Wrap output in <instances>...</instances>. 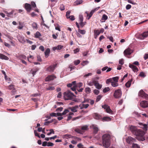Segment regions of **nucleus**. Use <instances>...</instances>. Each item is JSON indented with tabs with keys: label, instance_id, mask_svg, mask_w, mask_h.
<instances>
[{
	"label": "nucleus",
	"instance_id": "f257e3e1",
	"mask_svg": "<svg viewBox=\"0 0 148 148\" xmlns=\"http://www.w3.org/2000/svg\"><path fill=\"white\" fill-rule=\"evenodd\" d=\"M145 133L144 131L140 130H136L135 135L137 136V139L139 140L144 141L145 140L144 135Z\"/></svg>",
	"mask_w": 148,
	"mask_h": 148
},
{
	"label": "nucleus",
	"instance_id": "f03ea898",
	"mask_svg": "<svg viewBox=\"0 0 148 148\" xmlns=\"http://www.w3.org/2000/svg\"><path fill=\"white\" fill-rule=\"evenodd\" d=\"M73 94L70 91L66 92L64 93V97L66 100H71L73 98Z\"/></svg>",
	"mask_w": 148,
	"mask_h": 148
},
{
	"label": "nucleus",
	"instance_id": "7ed1b4c3",
	"mask_svg": "<svg viewBox=\"0 0 148 148\" xmlns=\"http://www.w3.org/2000/svg\"><path fill=\"white\" fill-rule=\"evenodd\" d=\"M122 95V93L120 89L116 90L114 94V96L116 98H119Z\"/></svg>",
	"mask_w": 148,
	"mask_h": 148
},
{
	"label": "nucleus",
	"instance_id": "20e7f679",
	"mask_svg": "<svg viewBox=\"0 0 148 148\" xmlns=\"http://www.w3.org/2000/svg\"><path fill=\"white\" fill-rule=\"evenodd\" d=\"M148 36V31L145 32L142 34L137 36V37L141 40L144 39Z\"/></svg>",
	"mask_w": 148,
	"mask_h": 148
},
{
	"label": "nucleus",
	"instance_id": "39448f33",
	"mask_svg": "<svg viewBox=\"0 0 148 148\" xmlns=\"http://www.w3.org/2000/svg\"><path fill=\"white\" fill-rule=\"evenodd\" d=\"M102 108L106 110V112L109 114H112V111L110 109L109 106L108 105L105 104L104 105L102 106Z\"/></svg>",
	"mask_w": 148,
	"mask_h": 148
},
{
	"label": "nucleus",
	"instance_id": "423d86ee",
	"mask_svg": "<svg viewBox=\"0 0 148 148\" xmlns=\"http://www.w3.org/2000/svg\"><path fill=\"white\" fill-rule=\"evenodd\" d=\"M87 102H88V100H84V101H82V103L80 104L79 106V107H80L81 109H82L84 108H87L89 106V104H83V103H85Z\"/></svg>",
	"mask_w": 148,
	"mask_h": 148
},
{
	"label": "nucleus",
	"instance_id": "0eeeda50",
	"mask_svg": "<svg viewBox=\"0 0 148 148\" xmlns=\"http://www.w3.org/2000/svg\"><path fill=\"white\" fill-rule=\"evenodd\" d=\"M102 143L103 146L106 148H108L110 145V141H105L103 140V141H102Z\"/></svg>",
	"mask_w": 148,
	"mask_h": 148
},
{
	"label": "nucleus",
	"instance_id": "6e6552de",
	"mask_svg": "<svg viewBox=\"0 0 148 148\" xmlns=\"http://www.w3.org/2000/svg\"><path fill=\"white\" fill-rule=\"evenodd\" d=\"M110 136L109 134H104L102 137V141L103 140L105 141H110Z\"/></svg>",
	"mask_w": 148,
	"mask_h": 148
},
{
	"label": "nucleus",
	"instance_id": "1a4fd4ad",
	"mask_svg": "<svg viewBox=\"0 0 148 148\" xmlns=\"http://www.w3.org/2000/svg\"><path fill=\"white\" fill-rule=\"evenodd\" d=\"M140 106L143 108H145L148 107V102L145 101H142L140 102Z\"/></svg>",
	"mask_w": 148,
	"mask_h": 148
},
{
	"label": "nucleus",
	"instance_id": "9d476101",
	"mask_svg": "<svg viewBox=\"0 0 148 148\" xmlns=\"http://www.w3.org/2000/svg\"><path fill=\"white\" fill-rule=\"evenodd\" d=\"M17 38L18 40L20 43L24 44L26 40L23 36L18 35L17 36Z\"/></svg>",
	"mask_w": 148,
	"mask_h": 148
},
{
	"label": "nucleus",
	"instance_id": "9b49d317",
	"mask_svg": "<svg viewBox=\"0 0 148 148\" xmlns=\"http://www.w3.org/2000/svg\"><path fill=\"white\" fill-rule=\"evenodd\" d=\"M56 64H55L50 66L46 69L47 71L50 72H53L55 68L56 67Z\"/></svg>",
	"mask_w": 148,
	"mask_h": 148
},
{
	"label": "nucleus",
	"instance_id": "f8f14e48",
	"mask_svg": "<svg viewBox=\"0 0 148 148\" xmlns=\"http://www.w3.org/2000/svg\"><path fill=\"white\" fill-rule=\"evenodd\" d=\"M126 142L129 144H132L135 141V139L131 137H128L126 139Z\"/></svg>",
	"mask_w": 148,
	"mask_h": 148
},
{
	"label": "nucleus",
	"instance_id": "ddd939ff",
	"mask_svg": "<svg viewBox=\"0 0 148 148\" xmlns=\"http://www.w3.org/2000/svg\"><path fill=\"white\" fill-rule=\"evenodd\" d=\"M133 52L132 50L130 49L129 48H128L125 49L123 53L125 55L131 54Z\"/></svg>",
	"mask_w": 148,
	"mask_h": 148
},
{
	"label": "nucleus",
	"instance_id": "4468645a",
	"mask_svg": "<svg viewBox=\"0 0 148 148\" xmlns=\"http://www.w3.org/2000/svg\"><path fill=\"white\" fill-rule=\"evenodd\" d=\"M90 127L93 130V132L94 134H96L99 131V129L96 125H92Z\"/></svg>",
	"mask_w": 148,
	"mask_h": 148
},
{
	"label": "nucleus",
	"instance_id": "2eb2a0df",
	"mask_svg": "<svg viewBox=\"0 0 148 148\" xmlns=\"http://www.w3.org/2000/svg\"><path fill=\"white\" fill-rule=\"evenodd\" d=\"M138 95L142 97H148V95L146 94L143 90H140L138 93Z\"/></svg>",
	"mask_w": 148,
	"mask_h": 148
},
{
	"label": "nucleus",
	"instance_id": "dca6fc26",
	"mask_svg": "<svg viewBox=\"0 0 148 148\" xmlns=\"http://www.w3.org/2000/svg\"><path fill=\"white\" fill-rule=\"evenodd\" d=\"M56 78V77L54 75H51L48 76L45 79V81L46 82L49 81L54 79Z\"/></svg>",
	"mask_w": 148,
	"mask_h": 148
},
{
	"label": "nucleus",
	"instance_id": "f3484780",
	"mask_svg": "<svg viewBox=\"0 0 148 148\" xmlns=\"http://www.w3.org/2000/svg\"><path fill=\"white\" fill-rule=\"evenodd\" d=\"M129 67L132 69V71L135 72H137L138 71V69L137 67L133 64H129Z\"/></svg>",
	"mask_w": 148,
	"mask_h": 148
},
{
	"label": "nucleus",
	"instance_id": "a211bd4d",
	"mask_svg": "<svg viewBox=\"0 0 148 148\" xmlns=\"http://www.w3.org/2000/svg\"><path fill=\"white\" fill-rule=\"evenodd\" d=\"M25 8L26 10L28 12L31 11V5L27 3H26L25 5Z\"/></svg>",
	"mask_w": 148,
	"mask_h": 148
},
{
	"label": "nucleus",
	"instance_id": "6ab92c4d",
	"mask_svg": "<svg viewBox=\"0 0 148 148\" xmlns=\"http://www.w3.org/2000/svg\"><path fill=\"white\" fill-rule=\"evenodd\" d=\"M79 108V106L76 105L72 107L69 108V109L73 112H76L77 111V109Z\"/></svg>",
	"mask_w": 148,
	"mask_h": 148
},
{
	"label": "nucleus",
	"instance_id": "aec40b11",
	"mask_svg": "<svg viewBox=\"0 0 148 148\" xmlns=\"http://www.w3.org/2000/svg\"><path fill=\"white\" fill-rule=\"evenodd\" d=\"M99 8H100V7H97V8H95V9L92 10L90 11V12L88 16V20L92 16V15L94 13L95 11H96L97 10H98Z\"/></svg>",
	"mask_w": 148,
	"mask_h": 148
},
{
	"label": "nucleus",
	"instance_id": "412c9836",
	"mask_svg": "<svg viewBox=\"0 0 148 148\" xmlns=\"http://www.w3.org/2000/svg\"><path fill=\"white\" fill-rule=\"evenodd\" d=\"M95 86L96 88L100 89L102 87V85L101 84H100L97 81H96L95 84Z\"/></svg>",
	"mask_w": 148,
	"mask_h": 148
},
{
	"label": "nucleus",
	"instance_id": "4be33fe9",
	"mask_svg": "<svg viewBox=\"0 0 148 148\" xmlns=\"http://www.w3.org/2000/svg\"><path fill=\"white\" fill-rule=\"evenodd\" d=\"M63 47V46L61 45H58L56 47H54L53 48V50L55 51L56 50H60Z\"/></svg>",
	"mask_w": 148,
	"mask_h": 148
},
{
	"label": "nucleus",
	"instance_id": "5701e85b",
	"mask_svg": "<svg viewBox=\"0 0 148 148\" xmlns=\"http://www.w3.org/2000/svg\"><path fill=\"white\" fill-rule=\"evenodd\" d=\"M83 2L82 0H77L74 2V5L75 6L77 5L81 4Z\"/></svg>",
	"mask_w": 148,
	"mask_h": 148
},
{
	"label": "nucleus",
	"instance_id": "b1692460",
	"mask_svg": "<svg viewBox=\"0 0 148 148\" xmlns=\"http://www.w3.org/2000/svg\"><path fill=\"white\" fill-rule=\"evenodd\" d=\"M0 59L5 60H8L9 58L5 55L0 53Z\"/></svg>",
	"mask_w": 148,
	"mask_h": 148
},
{
	"label": "nucleus",
	"instance_id": "393cba45",
	"mask_svg": "<svg viewBox=\"0 0 148 148\" xmlns=\"http://www.w3.org/2000/svg\"><path fill=\"white\" fill-rule=\"evenodd\" d=\"M50 50L49 48L46 49L45 52V54L46 58H47L49 56Z\"/></svg>",
	"mask_w": 148,
	"mask_h": 148
},
{
	"label": "nucleus",
	"instance_id": "a878e982",
	"mask_svg": "<svg viewBox=\"0 0 148 148\" xmlns=\"http://www.w3.org/2000/svg\"><path fill=\"white\" fill-rule=\"evenodd\" d=\"M61 114L60 113H55L53 112L50 114V116H60Z\"/></svg>",
	"mask_w": 148,
	"mask_h": 148
},
{
	"label": "nucleus",
	"instance_id": "bb28decb",
	"mask_svg": "<svg viewBox=\"0 0 148 148\" xmlns=\"http://www.w3.org/2000/svg\"><path fill=\"white\" fill-rule=\"evenodd\" d=\"M96 81L95 79H92V81L88 83V85L90 86H93L94 84L95 85Z\"/></svg>",
	"mask_w": 148,
	"mask_h": 148
},
{
	"label": "nucleus",
	"instance_id": "cd10ccee",
	"mask_svg": "<svg viewBox=\"0 0 148 148\" xmlns=\"http://www.w3.org/2000/svg\"><path fill=\"white\" fill-rule=\"evenodd\" d=\"M102 121H111V118L108 117H105L102 118Z\"/></svg>",
	"mask_w": 148,
	"mask_h": 148
},
{
	"label": "nucleus",
	"instance_id": "c85d7f7f",
	"mask_svg": "<svg viewBox=\"0 0 148 148\" xmlns=\"http://www.w3.org/2000/svg\"><path fill=\"white\" fill-rule=\"evenodd\" d=\"M94 116L95 118L96 119H99L101 118V116L97 113H95Z\"/></svg>",
	"mask_w": 148,
	"mask_h": 148
},
{
	"label": "nucleus",
	"instance_id": "c756f323",
	"mask_svg": "<svg viewBox=\"0 0 148 148\" xmlns=\"http://www.w3.org/2000/svg\"><path fill=\"white\" fill-rule=\"evenodd\" d=\"M24 27V25L23 23L21 22H19V26L17 28L19 29H21Z\"/></svg>",
	"mask_w": 148,
	"mask_h": 148
},
{
	"label": "nucleus",
	"instance_id": "7c9ffc66",
	"mask_svg": "<svg viewBox=\"0 0 148 148\" xmlns=\"http://www.w3.org/2000/svg\"><path fill=\"white\" fill-rule=\"evenodd\" d=\"M46 131H49L50 132H49L47 133V135L49 136L51 135L52 134H54L55 133L53 129H51L49 130H46Z\"/></svg>",
	"mask_w": 148,
	"mask_h": 148
},
{
	"label": "nucleus",
	"instance_id": "2f4dec72",
	"mask_svg": "<svg viewBox=\"0 0 148 148\" xmlns=\"http://www.w3.org/2000/svg\"><path fill=\"white\" fill-rule=\"evenodd\" d=\"M81 129L82 130H83L82 131L84 132V131L88 129V126L87 125L83 126L82 127Z\"/></svg>",
	"mask_w": 148,
	"mask_h": 148
},
{
	"label": "nucleus",
	"instance_id": "473e14b6",
	"mask_svg": "<svg viewBox=\"0 0 148 148\" xmlns=\"http://www.w3.org/2000/svg\"><path fill=\"white\" fill-rule=\"evenodd\" d=\"M75 85H76L75 81L71 83H69V84H68L67 85V86L68 87H70L72 86H73Z\"/></svg>",
	"mask_w": 148,
	"mask_h": 148
},
{
	"label": "nucleus",
	"instance_id": "72a5a7b5",
	"mask_svg": "<svg viewBox=\"0 0 148 148\" xmlns=\"http://www.w3.org/2000/svg\"><path fill=\"white\" fill-rule=\"evenodd\" d=\"M147 124H144L143 125V127H140L142 128L143 130L145 131H147L148 129Z\"/></svg>",
	"mask_w": 148,
	"mask_h": 148
},
{
	"label": "nucleus",
	"instance_id": "f704fd0d",
	"mask_svg": "<svg viewBox=\"0 0 148 148\" xmlns=\"http://www.w3.org/2000/svg\"><path fill=\"white\" fill-rule=\"evenodd\" d=\"M111 85L113 87H116L118 86V84L117 82L112 81L111 83Z\"/></svg>",
	"mask_w": 148,
	"mask_h": 148
},
{
	"label": "nucleus",
	"instance_id": "c9c22d12",
	"mask_svg": "<svg viewBox=\"0 0 148 148\" xmlns=\"http://www.w3.org/2000/svg\"><path fill=\"white\" fill-rule=\"evenodd\" d=\"M108 19V16H107L105 14H104L103 15L102 18L101 19L103 21V22L105 21L106 20Z\"/></svg>",
	"mask_w": 148,
	"mask_h": 148
},
{
	"label": "nucleus",
	"instance_id": "e433bc0d",
	"mask_svg": "<svg viewBox=\"0 0 148 148\" xmlns=\"http://www.w3.org/2000/svg\"><path fill=\"white\" fill-rule=\"evenodd\" d=\"M132 79H131L130 80L128 81L125 84V86L127 87H129L131 85V82L132 81Z\"/></svg>",
	"mask_w": 148,
	"mask_h": 148
},
{
	"label": "nucleus",
	"instance_id": "4c0bfd02",
	"mask_svg": "<svg viewBox=\"0 0 148 148\" xmlns=\"http://www.w3.org/2000/svg\"><path fill=\"white\" fill-rule=\"evenodd\" d=\"M75 132L80 134H82L83 132L82 130L81 129L80 130L78 128L75 129Z\"/></svg>",
	"mask_w": 148,
	"mask_h": 148
},
{
	"label": "nucleus",
	"instance_id": "58836bf2",
	"mask_svg": "<svg viewBox=\"0 0 148 148\" xmlns=\"http://www.w3.org/2000/svg\"><path fill=\"white\" fill-rule=\"evenodd\" d=\"M130 129L132 132H135V131H136V127L133 126H130Z\"/></svg>",
	"mask_w": 148,
	"mask_h": 148
},
{
	"label": "nucleus",
	"instance_id": "ea45409f",
	"mask_svg": "<svg viewBox=\"0 0 148 148\" xmlns=\"http://www.w3.org/2000/svg\"><path fill=\"white\" fill-rule=\"evenodd\" d=\"M41 36V34L40 33L38 32H37L36 33L34 34L35 37L36 38H38L39 37Z\"/></svg>",
	"mask_w": 148,
	"mask_h": 148
},
{
	"label": "nucleus",
	"instance_id": "a19ab883",
	"mask_svg": "<svg viewBox=\"0 0 148 148\" xmlns=\"http://www.w3.org/2000/svg\"><path fill=\"white\" fill-rule=\"evenodd\" d=\"M85 92L87 93H89L90 92L91 89L89 87H87L85 88Z\"/></svg>",
	"mask_w": 148,
	"mask_h": 148
},
{
	"label": "nucleus",
	"instance_id": "79ce46f5",
	"mask_svg": "<svg viewBox=\"0 0 148 148\" xmlns=\"http://www.w3.org/2000/svg\"><path fill=\"white\" fill-rule=\"evenodd\" d=\"M78 32L82 34H84L86 33V31L84 30H81L79 29H78Z\"/></svg>",
	"mask_w": 148,
	"mask_h": 148
},
{
	"label": "nucleus",
	"instance_id": "37998d69",
	"mask_svg": "<svg viewBox=\"0 0 148 148\" xmlns=\"http://www.w3.org/2000/svg\"><path fill=\"white\" fill-rule=\"evenodd\" d=\"M110 89L109 87H107L105 88L103 90V92L104 93H106L108 91L110 90Z\"/></svg>",
	"mask_w": 148,
	"mask_h": 148
},
{
	"label": "nucleus",
	"instance_id": "c03bdc74",
	"mask_svg": "<svg viewBox=\"0 0 148 148\" xmlns=\"http://www.w3.org/2000/svg\"><path fill=\"white\" fill-rule=\"evenodd\" d=\"M69 112V111L68 110L65 109L62 113H61V115L60 116H62V115H64L67 113Z\"/></svg>",
	"mask_w": 148,
	"mask_h": 148
},
{
	"label": "nucleus",
	"instance_id": "a18cd8bd",
	"mask_svg": "<svg viewBox=\"0 0 148 148\" xmlns=\"http://www.w3.org/2000/svg\"><path fill=\"white\" fill-rule=\"evenodd\" d=\"M79 19L80 22H82L83 21V16L82 14L79 15Z\"/></svg>",
	"mask_w": 148,
	"mask_h": 148
},
{
	"label": "nucleus",
	"instance_id": "49530a36",
	"mask_svg": "<svg viewBox=\"0 0 148 148\" xmlns=\"http://www.w3.org/2000/svg\"><path fill=\"white\" fill-rule=\"evenodd\" d=\"M112 79V81H113L114 82H118L119 77H113Z\"/></svg>",
	"mask_w": 148,
	"mask_h": 148
},
{
	"label": "nucleus",
	"instance_id": "de8ad7c7",
	"mask_svg": "<svg viewBox=\"0 0 148 148\" xmlns=\"http://www.w3.org/2000/svg\"><path fill=\"white\" fill-rule=\"evenodd\" d=\"M132 148H140L139 145L133 143L132 144Z\"/></svg>",
	"mask_w": 148,
	"mask_h": 148
},
{
	"label": "nucleus",
	"instance_id": "09e8293b",
	"mask_svg": "<svg viewBox=\"0 0 148 148\" xmlns=\"http://www.w3.org/2000/svg\"><path fill=\"white\" fill-rule=\"evenodd\" d=\"M46 89L47 90H53L55 89V88L53 86H49L46 88Z\"/></svg>",
	"mask_w": 148,
	"mask_h": 148
},
{
	"label": "nucleus",
	"instance_id": "8fccbe9b",
	"mask_svg": "<svg viewBox=\"0 0 148 148\" xmlns=\"http://www.w3.org/2000/svg\"><path fill=\"white\" fill-rule=\"evenodd\" d=\"M139 76L142 77H145L146 76L144 73L143 72H141L140 73Z\"/></svg>",
	"mask_w": 148,
	"mask_h": 148
},
{
	"label": "nucleus",
	"instance_id": "3c124183",
	"mask_svg": "<svg viewBox=\"0 0 148 148\" xmlns=\"http://www.w3.org/2000/svg\"><path fill=\"white\" fill-rule=\"evenodd\" d=\"M32 26L34 29H37V26L36 23H33L32 24Z\"/></svg>",
	"mask_w": 148,
	"mask_h": 148
},
{
	"label": "nucleus",
	"instance_id": "603ef678",
	"mask_svg": "<svg viewBox=\"0 0 148 148\" xmlns=\"http://www.w3.org/2000/svg\"><path fill=\"white\" fill-rule=\"evenodd\" d=\"M112 78L108 79L106 82V83L107 84H108L110 82L112 83Z\"/></svg>",
	"mask_w": 148,
	"mask_h": 148
},
{
	"label": "nucleus",
	"instance_id": "864d4df0",
	"mask_svg": "<svg viewBox=\"0 0 148 148\" xmlns=\"http://www.w3.org/2000/svg\"><path fill=\"white\" fill-rule=\"evenodd\" d=\"M94 32L95 34L97 36H99L100 33V32H99V31L98 30H95Z\"/></svg>",
	"mask_w": 148,
	"mask_h": 148
},
{
	"label": "nucleus",
	"instance_id": "5fc2aeb1",
	"mask_svg": "<svg viewBox=\"0 0 148 148\" xmlns=\"http://www.w3.org/2000/svg\"><path fill=\"white\" fill-rule=\"evenodd\" d=\"M86 23V22H83V21H82V22L79 23V24L82 27H83Z\"/></svg>",
	"mask_w": 148,
	"mask_h": 148
},
{
	"label": "nucleus",
	"instance_id": "6e6d98bb",
	"mask_svg": "<svg viewBox=\"0 0 148 148\" xmlns=\"http://www.w3.org/2000/svg\"><path fill=\"white\" fill-rule=\"evenodd\" d=\"M74 63L76 65H77L79 64L80 62V61L79 60H75L74 61Z\"/></svg>",
	"mask_w": 148,
	"mask_h": 148
},
{
	"label": "nucleus",
	"instance_id": "4d7b16f0",
	"mask_svg": "<svg viewBox=\"0 0 148 148\" xmlns=\"http://www.w3.org/2000/svg\"><path fill=\"white\" fill-rule=\"evenodd\" d=\"M55 29L57 30H58V31H60L61 30L60 28V27L58 25H55Z\"/></svg>",
	"mask_w": 148,
	"mask_h": 148
},
{
	"label": "nucleus",
	"instance_id": "13d9d810",
	"mask_svg": "<svg viewBox=\"0 0 148 148\" xmlns=\"http://www.w3.org/2000/svg\"><path fill=\"white\" fill-rule=\"evenodd\" d=\"M127 2L129 3L132 4L133 5H136V3L134 2L133 1L131 0H128L127 1Z\"/></svg>",
	"mask_w": 148,
	"mask_h": 148
},
{
	"label": "nucleus",
	"instance_id": "bf43d9fd",
	"mask_svg": "<svg viewBox=\"0 0 148 148\" xmlns=\"http://www.w3.org/2000/svg\"><path fill=\"white\" fill-rule=\"evenodd\" d=\"M89 63V62L87 60L84 61L82 63V65L84 66V64H87Z\"/></svg>",
	"mask_w": 148,
	"mask_h": 148
},
{
	"label": "nucleus",
	"instance_id": "052dcab7",
	"mask_svg": "<svg viewBox=\"0 0 148 148\" xmlns=\"http://www.w3.org/2000/svg\"><path fill=\"white\" fill-rule=\"evenodd\" d=\"M32 7L35 8L36 7V5L34 1H32L31 3Z\"/></svg>",
	"mask_w": 148,
	"mask_h": 148
},
{
	"label": "nucleus",
	"instance_id": "680f3d73",
	"mask_svg": "<svg viewBox=\"0 0 148 148\" xmlns=\"http://www.w3.org/2000/svg\"><path fill=\"white\" fill-rule=\"evenodd\" d=\"M101 98V96L100 95H99L97 97L96 99V101L98 102L99 101Z\"/></svg>",
	"mask_w": 148,
	"mask_h": 148
},
{
	"label": "nucleus",
	"instance_id": "e2e57ef3",
	"mask_svg": "<svg viewBox=\"0 0 148 148\" xmlns=\"http://www.w3.org/2000/svg\"><path fill=\"white\" fill-rule=\"evenodd\" d=\"M60 8L61 11L64 10V5L63 4L61 5Z\"/></svg>",
	"mask_w": 148,
	"mask_h": 148
},
{
	"label": "nucleus",
	"instance_id": "0e129e2a",
	"mask_svg": "<svg viewBox=\"0 0 148 148\" xmlns=\"http://www.w3.org/2000/svg\"><path fill=\"white\" fill-rule=\"evenodd\" d=\"M79 51V49L78 48H77L74 50V53L75 54H76Z\"/></svg>",
	"mask_w": 148,
	"mask_h": 148
},
{
	"label": "nucleus",
	"instance_id": "69168bd1",
	"mask_svg": "<svg viewBox=\"0 0 148 148\" xmlns=\"http://www.w3.org/2000/svg\"><path fill=\"white\" fill-rule=\"evenodd\" d=\"M94 92L96 95H97L99 93V91L97 89H95L94 90Z\"/></svg>",
	"mask_w": 148,
	"mask_h": 148
},
{
	"label": "nucleus",
	"instance_id": "338daca9",
	"mask_svg": "<svg viewBox=\"0 0 148 148\" xmlns=\"http://www.w3.org/2000/svg\"><path fill=\"white\" fill-rule=\"evenodd\" d=\"M68 18H69L72 21H73L75 20L74 16L73 15H71L69 16Z\"/></svg>",
	"mask_w": 148,
	"mask_h": 148
},
{
	"label": "nucleus",
	"instance_id": "774afa93",
	"mask_svg": "<svg viewBox=\"0 0 148 148\" xmlns=\"http://www.w3.org/2000/svg\"><path fill=\"white\" fill-rule=\"evenodd\" d=\"M131 7V5L130 4L127 5L126 7V9L127 10L130 9Z\"/></svg>",
	"mask_w": 148,
	"mask_h": 148
}]
</instances>
